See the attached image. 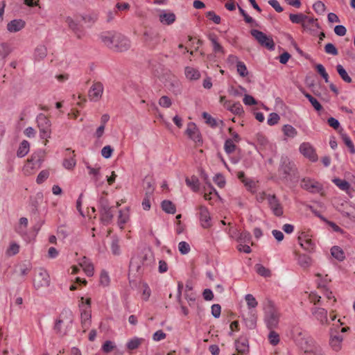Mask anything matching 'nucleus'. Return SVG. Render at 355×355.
<instances>
[{"mask_svg": "<svg viewBox=\"0 0 355 355\" xmlns=\"http://www.w3.org/2000/svg\"><path fill=\"white\" fill-rule=\"evenodd\" d=\"M102 40L107 46L119 51H126L130 46V41L125 37L120 34H112L109 33L103 35Z\"/></svg>", "mask_w": 355, "mask_h": 355, "instance_id": "obj_1", "label": "nucleus"}, {"mask_svg": "<svg viewBox=\"0 0 355 355\" xmlns=\"http://www.w3.org/2000/svg\"><path fill=\"white\" fill-rule=\"evenodd\" d=\"M73 320L72 311L69 309H63L55 322L54 330L56 334L61 336L65 335Z\"/></svg>", "mask_w": 355, "mask_h": 355, "instance_id": "obj_2", "label": "nucleus"}, {"mask_svg": "<svg viewBox=\"0 0 355 355\" xmlns=\"http://www.w3.org/2000/svg\"><path fill=\"white\" fill-rule=\"evenodd\" d=\"M38 128L40 131V137L44 141V144L46 145L48 139L51 137V123L49 119L44 115H41L37 119Z\"/></svg>", "mask_w": 355, "mask_h": 355, "instance_id": "obj_3", "label": "nucleus"}, {"mask_svg": "<svg viewBox=\"0 0 355 355\" xmlns=\"http://www.w3.org/2000/svg\"><path fill=\"white\" fill-rule=\"evenodd\" d=\"M251 34L261 46L270 50L274 49L275 43L271 37L268 36L263 32L255 29L251 31Z\"/></svg>", "mask_w": 355, "mask_h": 355, "instance_id": "obj_4", "label": "nucleus"}, {"mask_svg": "<svg viewBox=\"0 0 355 355\" xmlns=\"http://www.w3.org/2000/svg\"><path fill=\"white\" fill-rule=\"evenodd\" d=\"M280 314L274 306H270L266 313V322L269 329H275L278 327Z\"/></svg>", "mask_w": 355, "mask_h": 355, "instance_id": "obj_5", "label": "nucleus"}, {"mask_svg": "<svg viewBox=\"0 0 355 355\" xmlns=\"http://www.w3.org/2000/svg\"><path fill=\"white\" fill-rule=\"evenodd\" d=\"M301 187L309 192L320 193L321 196L324 195L322 185L319 182L310 178H304L301 182Z\"/></svg>", "mask_w": 355, "mask_h": 355, "instance_id": "obj_6", "label": "nucleus"}, {"mask_svg": "<svg viewBox=\"0 0 355 355\" xmlns=\"http://www.w3.org/2000/svg\"><path fill=\"white\" fill-rule=\"evenodd\" d=\"M300 151L304 157L312 162H315L318 159L317 154L309 143H302L300 146Z\"/></svg>", "mask_w": 355, "mask_h": 355, "instance_id": "obj_7", "label": "nucleus"}, {"mask_svg": "<svg viewBox=\"0 0 355 355\" xmlns=\"http://www.w3.org/2000/svg\"><path fill=\"white\" fill-rule=\"evenodd\" d=\"M103 92V86L102 83L99 82L94 83L89 90V98L92 101H97L101 98Z\"/></svg>", "mask_w": 355, "mask_h": 355, "instance_id": "obj_8", "label": "nucleus"}, {"mask_svg": "<svg viewBox=\"0 0 355 355\" xmlns=\"http://www.w3.org/2000/svg\"><path fill=\"white\" fill-rule=\"evenodd\" d=\"M200 220L201 225L204 228H209L211 226V217L207 207L202 205L198 207Z\"/></svg>", "mask_w": 355, "mask_h": 355, "instance_id": "obj_9", "label": "nucleus"}, {"mask_svg": "<svg viewBox=\"0 0 355 355\" xmlns=\"http://www.w3.org/2000/svg\"><path fill=\"white\" fill-rule=\"evenodd\" d=\"M312 313L315 318L322 325H328L329 321L327 318V311L323 308L315 307L312 310Z\"/></svg>", "mask_w": 355, "mask_h": 355, "instance_id": "obj_10", "label": "nucleus"}, {"mask_svg": "<svg viewBox=\"0 0 355 355\" xmlns=\"http://www.w3.org/2000/svg\"><path fill=\"white\" fill-rule=\"evenodd\" d=\"M268 202L275 215L280 216L283 214V208L275 195L268 196Z\"/></svg>", "mask_w": 355, "mask_h": 355, "instance_id": "obj_11", "label": "nucleus"}, {"mask_svg": "<svg viewBox=\"0 0 355 355\" xmlns=\"http://www.w3.org/2000/svg\"><path fill=\"white\" fill-rule=\"evenodd\" d=\"M318 288L321 289L322 295L327 300L326 306H334L337 300L333 295V293L325 286H322L320 283L318 284Z\"/></svg>", "mask_w": 355, "mask_h": 355, "instance_id": "obj_12", "label": "nucleus"}, {"mask_svg": "<svg viewBox=\"0 0 355 355\" xmlns=\"http://www.w3.org/2000/svg\"><path fill=\"white\" fill-rule=\"evenodd\" d=\"M50 280L49 275L46 272H42L35 280L34 285L37 289H40L48 286Z\"/></svg>", "mask_w": 355, "mask_h": 355, "instance_id": "obj_13", "label": "nucleus"}, {"mask_svg": "<svg viewBox=\"0 0 355 355\" xmlns=\"http://www.w3.org/2000/svg\"><path fill=\"white\" fill-rule=\"evenodd\" d=\"M186 133L196 143L201 141L200 135L194 123H190L188 124Z\"/></svg>", "mask_w": 355, "mask_h": 355, "instance_id": "obj_14", "label": "nucleus"}, {"mask_svg": "<svg viewBox=\"0 0 355 355\" xmlns=\"http://www.w3.org/2000/svg\"><path fill=\"white\" fill-rule=\"evenodd\" d=\"M67 151L69 153L66 155V157L63 161V166L66 169L72 170L76 164L75 159V152L74 150L70 151V149L69 148L67 149Z\"/></svg>", "mask_w": 355, "mask_h": 355, "instance_id": "obj_15", "label": "nucleus"}, {"mask_svg": "<svg viewBox=\"0 0 355 355\" xmlns=\"http://www.w3.org/2000/svg\"><path fill=\"white\" fill-rule=\"evenodd\" d=\"M298 241L300 245L307 251H312L314 248V245L310 239L306 234L302 233L298 236Z\"/></svg>", "mask_w": 355, "mask_h": 355, "instance_id": "obj_16", "label": "nucleus"}, {"mask_svg": "<svg viewBox=\"0 0 355 355\" xmlns=\"http://www.w3.org/2000/svg\"><path fill=\"white\" fill-rule=\"evenodd\" d=\"M91 310L90 308H87L83 310L81 313V324L83 329V332H85L90 326L91 324Z\"/></svg>", "mask_w": 355, "mask_h": 355, "instance_id": "obj_17", "label": "nucleus"}, {"mask_svg": "<svg viewBox=\"0 0 355 355\" xmlns=\"http://www.w3.org/2000/svg\"><path fill=\"white\" fill-rule=\"evenodd\" d=\"M160 22L164 25H171L176 19L175 15L171 12H162L159 15Z\"/></svg>", "mask_w": 355, "mask_h": 355, "instance_id": "obj_18", "label": "nucleus"}, {"mask_svg": "<svg viewBox=\"0 0 355 355\" xmlns=\"http://www.w3.org/2000/svg\"><path fill=\"white\" fill-rule=\"evenodd\" d=\"M343 338L340 335H331L329 345L331 349L335 352H339L342 348V342Z\"/></svg>", "mask_w": 355, "mask_h": 355, "instance_id": "obj_19", "label": "nucleus"}, {"mask_svg": "<svg viewBox=\"0 0 355 355\" xmlns=\"http://www.w3.org/2000/svg\"><path fill=\"white\" fill-rule=\"evenodd\" d=\"M79 265L87 276L91 277L94 275V266L85 257L83 258Z\"/></svg>", "mask_w": 355, "mask_h": 355, "instance_id": "obj_20", "label": "nucleus"}, {"mask_svg": "<svg viewBox=\"0 0 355 355\" xmlns=\"http://www.w3.org/2000/svg\"><path fill=\"white\" fill-rule=\"evenodd\" d=\"M24 26V21L21 19H14L8 24L7 28L10 32H17L21 30Z\"/></svg>", "mask_w": 355, "mask_h": 355, "instance_id": "obj_21", "label": "nucleus"}, {"mask_svg": "<svg viewBox=\"0 0 355 355\" xmlns=\"http://www.w3.org/2000/svg\"><path fill=\"white\" fill-rule=\"evenodd\" d=\"M184 73L187 78L189 80H196L200 78V73L199 71L191 67H185Z\"/></svg>", "mask_w": 355, "mask_h": 355, "instance_id": "obj_22", "label": "nucleus"}, {"mask_svg": "<svg viewBox=\"0 0 355 355\" xmlns=\"http://www.w3.org/2000/svg\"><path fill=\"white\" fill-rule=\"evenodd\" d=\"M112 218L113 214L110 207L105 205L103 209H101V219L103 223L108 224Z\"/></svg>", "mask_w": 355, "mask_h": 355, "instance_id": "obj_23", "label": "nucleus"}, {"mask_svg": "<svg viewBox=\"0 0 355 355\" xmlns=\"http://www.w3.org/2000/svg\"><path fill=\"white\" fill-rule=\"evenodd\" d=\"M289 18L293 23L300 24L302 26H306V15L304 14H290Z\"/></svg>", "mask_w": 355, "mask_h": 355, "instance_id": "obj_24", "label": "nucleus"}, {"mask_svg": "<svg viewBox=\"0 0 355 355\" xmlns=\"http://www.w3.org/2000/svg\"><path fill=\"white\" fill-rule=\"evenodd\" d=\"M334 183L341 190L349 193L350 184L345 180L335 178L333 180Z\"/></svg>", "mask_w": 355, "mask_h": 355, "instance_id": "obj_25", "label": "nucleus"}, {"mask_svg": "<svg viewBox=\"0 0 355 355\" xmlns=\"http://www.w3.org/2000/svg\"><path fill=\"white\" fill-rule=\"evenodd\" d=\"M331 254L334 258H336L338 261H343L345 258L343 250L338 246H334L331 249Z\"/></svg>", "mask_w": 355, "mask_h": 355, "instance_id": "obj_26", "label": "nucleus"}, {"mask_svg": "<svg viewBox=\"0 0 355 355\" xmlns=\"http://www.w3.org/2000/svg\"><path fill=\"white\" fill-rule=\"evenodd\" d=\"M236 354L234 355H245L248 352V346L245 342L241 343L240 341H236Z\"/></svg>", "mask_w": 355, "mask_h": 355, "instance_id": "obj_27", "label": "nucleus"}, {"mask_svg": "<svg viewBox=\"0 0 355 355\" xmlns=\"http://www.w3.org/2000/svg\"><path fill=\"white\" fill-rule=\"evenodd\" d=\"M162 209L168 214H175L176 211L175 205L170 200H164L162 202Z\"/></svg>", "mask_w": 355, "mask_h": 355, "instance_id": "obj_28", "label": "nucleus"}, {"mask_svg": "<svg viewBox=\"0 0 355 355\" xmlns=\"http://www.w3.org/2000/svg\"><path fill=\"white\" fill-rule=\"evenodd\" d=\"M29 151V143L26 141V140H24L20 146H19V148L17 150V155L19 157H24L25 156Z\"/></svg>", "mask_w": 355, "mask_h": 355, "instance_id": "obj_29", "label": "nucleus"}, {"mask_svg": "<svg viewBox=\"0 0 355 355\" xmlns=\"http://www.w3.org/2000/svg\"><path fill=\"white\" fill-rule=\"evenodd\" d=\"M298 263L302 268H307L311 264V259L306 254H301L298 257Z\"/></svg>", "mask_w": 355, "mask_h": 355, "instance_id": "obj_30", "label": "nucleus"}, {"mask_svg": "<svg viewBox=\"0 0 355 355\" xmlns=\"http://www.w3.org/2000/svg\"><path fill=\"white\" fill-rule=\"evenodd\" d=\"M337 71L341 78L346 83H351L352 78L349 77L345 69L343 68V67L340 64L337 65L336 67Z\"/></svg>", "mask_w": 355, "mask_h": 355, "instance_id": "obj_31", "label": "nucleus"}, {"mask_svg": "<svg viewBox=\"0 0 355 355\" xmlns=\"http://www.w3.org/2000/svg\"><path fill=\"white\" fill-rule=\"evenodd\" d=\"M284 134L288 137H294L297 135V132L292 125H284L282 128Z\"/></svg>", "mask_w": 355, "mask_h": 355, "instance_id": "obj_32", "label": "nucleus"}, {"mask_svg": "<svg viewBox=\"0 0 355 355\" xmlns=\"http://www.w3.org/2000/svg\"><path fill=\"white\" fill-rule=\"evenodd\" d=\"M129 220L128 210L120 211L119 216V224L121 229L123 228V225L126 223Z\"/></svg>", "mask_w": 355, "mask_h": 355, "instance_id": "obj_33", "label": "nucleus"}, {"mask_svg": "<svg viewBox=\"0 0 355 355\" xmlns=\"http://www.w3.org/2000/svg\"><path fill=\"white\" fill-rule=\"evenodd\" d=\"M209 40H211L214 51L215 53H221L224 54V50L223 46L217 42L216 38L215 36H209Z\"/></svg>", "mask_w": 355, "mask_h": 355, "instance_id": "obj_34", "label": "nucleus"}, {"mask_svg": "<svg viewBox=\"0 0 355 355\" xmlns=\"http://www.w3.org/2000/svg\"><path fill=\"white\" fill-rule=\"evenodd\" d=\"M304 94L309 99V101H310L313 107L315 109V110L320 111L322 109V106L316 98H315L308 93H304Z\"/></svg>", "mask_w": 355, "mask_h": 355, "instance_id": "obj_35", "label": "nucleus"}, {"mask_svg": "<svg viewBox=\"0 0 355 355\" xmlns=\"http://www.w3.org/2000/svg\"><path fill=\"white\" fill-rule=\"evenodd\" d=\"M237 241L239 243H251V245H253V243L251 242V236L250 233L247 232H241L237 239Z\"/></svg>", "mask_w": 355, "mask_h": 355, "instance_id": "obj_36", "label": "nucleus"}, {"mask_svg": "<svg viewBox=\"0 0 355 355\" xmlns=\"http://www.w3.org/2000/svg\"><path fill=\"white\" fill-rule=\"evenodd\" d=\"M268 340L271 345H277L279 343V335L274 329H270Z\"/></svg>", "mask_w": 355, "mask_h": 355, "instance_id": "obj_37", "label": "nucleus"}, {"mask_svg": "<svg viewBox=\"0 0 355 355\" xmlns=\"http://www.w3.org/2000/svg\"><path fill=\"white\" fill-rule=\"evenodd\" d=\"M236 145L232 139H228L225 141L224 148L227 153L230 154L235 151Z\"/></svg>", "mask_w": 355, "mask_h": 355, "instance_id": "obj_38", "label": "nucleus"}, {"mask_svg": "<svg viewBox=\"0 0 355 355\" xmlns=\"http://www.w3.org/2000/svg\"><path fill=\"white\" fill-rule=\"evenodd\" d=\"M186 183L189 187H191L194 191H197L199 189L198 180L196 177L187 178Z\"/></svg>", "mask_w": 355, "mask_h": 355, "instance_id": "obj_39", "label": "nucleus"}, {"mask_svg": "<svg viewBox=\"0 0 355 355\" xmlns=\"http://www.w3.org/2000/svg\"><path fill=\"white\" fill-rule=\"evenodd\" d=\"M255 268L257 272L261 276L267 277H270L271 275L270 271L268 268L263 266L262 265L257 264L256 265Z\"/></svg>", "mask_w": 355, "mask_h": 355, "instance_id": "obj_40", "label": "nucleus"}, {"mask_svg": "<svg viewBox=\"0 0 355 355\" xmlns=\"http://www.w3.org/2000/svg\"><path fill=\"white\" fill-rule=\"evenodd\" d=\"M143 339L141 338H134L130 340L128 343V348L130 350L135 349L142 343Z\"/></svg>", "mask_w": 355, "mask_h": 355, "instance_id": "obj_41", "label": "nucleus"}, {"mask_svg": "<svg viewBox=\"0 0 355 355\" xmlns=\"http://www.w3.org/2000/svg\"><path fill=\"white\" fill-rule=\"evenodd\" d=\"M342 139L345 143V144L347 146V147L349 149V151L352 154L355 153V148L354 146L349 139V137L347 135H342Z\"/></svg>", "mask_w": 355, "mask_h": 355, "instance_id": "obj_42", "label": "nucleus"}, {"mask_svg": "<svg viewBox=\"0 0 355 355\" xmlns=\"http://www.w3.org/2000/svg\"><path fill=\"white\" fill-rule=\"evenodd\" d=\"M231 112L239 116L243 114L244 111L242 105L239 102L234 103L232 108H231Z\"/></svg>", "mask_w": 355, "mask_h": 355, "instance_id": "obj_43", "label": "nucleus"}, {"mask_svg": "<svg viewBox=\"0 0 355 355\" xmlns=\"http://www.w3.org/2000/svg\"><path fill=\"white\" fill-rule=\"evenodd\" d=\"M236 68H237V72L239 73V74L241 76L245 77L248 75V72L246 66L245 65V64L243 62H238L237 64H236Z\"/></svg>", "mask_w": 355, "mask_h": 355, "instance_id": "obj_44", "label": "nucleus"}, {"mask_svg": "<svg viewBox=\"0 0 355 355\" xmlns=\"http://www.w3.org/2000/svg\"><path fill=\"white\" fill-rule=\"evenodd\" d=\"M245 298L249 308H255L257 306L258 303L252 295L248 294Z\"/></svg>", "mask_w": 355, "mask_h": 355, "instance_id": "obj_45", "label": "nucleus"}, {"mask_svg": "<svg viewBox=\"0 0 355 355\" xmlns=\"http://www.w3.org/2000/svg\"><path fill=\"white\" fill-rule=\"evenodd\" d=\"M207 187H208V189H207L205 187V190L206 191H208L209 192L208 193L205 192L203 197H204L205 200L210 201L211 200V196L213 194V193H214L215 195H218V193L216 191V190L211 187V184H208Z\"/></svg>", "mask_w": 355, "mask_h": 355, "instance_id": "obj_46", "label": "nucleus"}, {"mask_svg": "<svg viewBox=\"0 0 355 355\" xmlns=\"http://www.w3.org/2000/svg\"><path fill=\"white\" fill-rule=\"evenodd\" d=\"M171 104V98L166 96H162L159 100V105L163 107L168 108Z\"/></svg>", "mask_w": 355, "mask_h": 355, "instance_id": "obj_47", "label": "nucleus"}, {"mask_svg": "<svg viewBox=\"0 0 355 355\" xmlns=\"http://www.w3.org/2000/svg\"><path fill=\"white\" fill-rule=\"evenodd\" d=\"M202 116L205 120L206 123L211 125V127H214L217 125L216 121L207 112H203Z\"/></svg>", "mask_w": 355, "mask_h": 355, "instance_id": "obj_48", "label": "nucleus"}, {"mask_svg": "<svg viewBox=\"0 0 355 355\" xmlns=\"http://www.w3.org/2000/svg\"><path fill=\"white\" fill-rule=\"evenodd\" d=\"M322 220H323L324 221H325L333 230L334 231L336 232H340L341 234H343V230L338 226L337 225L336 223L331 222V221H329L327 220H326L324 218H323L322 216H321L319 214H317Z\"/></svg>", "mask_w": 355, "mask_h": 355, "instance_id": "obj_49", "label": "nucleus"}, {"mask_svg": "<svg viewBox=\"0 0 355 355\" xmlns=\"http://www.w3.org/2000/svg\"><path fill=\"white\" fill-rule=\"evenodd\" d=\"M178 249L182 254H186L190 251V246L187 242L181 241L178 245Z\"/></svg>", "mask_w": 355, "mask_h": 355, "instance_id": "obj_50", "label": "nucleus"}, {"mask_svg": "<svg viewBox=\"0 0 355 355\" xmlns=\"http://www.w3.org/2000/svg\"><path fill=\"white\" fill-rule=\"evenodd\" d=\"M325 52L329 54L337 55L338 52L337 49L331 43H328L324 46Z\"/></svg>", "mask_w": 355, "mask_h": 355, "instance_id": "obj_51", "label": "nucleus"}, {"mask_svg": "<svg viewBox=\"0 0 355 355\" xmlns=\"http://www.w3.org/2000/svg\"><path fill=\"white\" fill-rule=\"evenodd\" d=\"M154 36L148 33L147 31L144 34V42L150 46L154 47L157 42L153 43L152 41L153 40Z\"/></svg>", "mask_w": 355, "mask_h": 355, "instance_id": "obj_52", "label": "nucleus"}, {"mask_svg": "<svg viewBox=\"0 0 355 355\" xmlns=\"http://www.w3.org/2000/svg\"><path fill=\"white\" fill-rule=\"evenodd\" d=\"M304 354L305 355H324L319 347H314L311 349L305 350Z\"/></svg>", "mask_w": 355, "mask_h": 355, "instance_id": "obj_53", "label": "nucleus"}, {"mask_svg": "<svg viewBox=\"0 0 355 355\" xmlns=\"http://www.w3.org/2000/svg\"><path fill=\"white\" fill-rule=\"evenodd\" d=\"M113 153V149L110 146H105L101 150V155L105 158H110Z\"/></svg>", "mask_w": 355, "mask_h": 355, "instance_id": "obj_54", "label": "nucleus"}, {"mask_svg": "<svg viewBox=\"0 0 355 355\" xmlns=\"http://www.w3.org/2000/svg\"><path fill=\"white\" fill-rule=\"evenodd\" d=\"M214 182L220 187L223 188L225 185V178L220 175L218 174L214 178Z\"/></svg>", "mask_w": 355, "mask_h": 355, "instance_id": "obj_55", "label": "nucleus"}, {"mask_svg": "<svg viewBox=\"0 0 355 355\" xmlns=\"http://www.w3.org/2000/svg\"><path fill=\"white\" fill-rule=\"evenodd\" d=\"M207 17L215 24H218L220 23V17L216 15L214 11H209L207 13Z\"/></svg>", "mask_w": 355, "mask_h": 355, "instance_id": "obj_56", "label": "nucleus"}, {"mask_svg": "<svg viewBox=\"0 0 355 355\" xmlns=\"http://www.w3.org/2000/svg\"><path fill=\"white\" fill-rule=\"evenodd\" d=\"M11 51L8 44L3 43L1 45L0 54L3 57H6Z\"/></svg>", "mask_w": 355, "mask_h": 355, "instance_id": "obj_57", "label": "nucleus"}, {"mask_svg": "<svg viewBox=\"0 0 355 355\" xmlns=\"http://www.w3.org/2000/svg\"><path fill=\"white\" fill-rule=\"evenodd\" d=\"M279 116L276 113H271L269 116V118L268 119V123L270 125H273L276 123H278V121H279Z\"/></svg>", "mask_w": 355, "mask_h": 355, "instance_id": "obj_58", "label": "nucleus"}, {"mask_svg": "<svg viewBox=\"0 0 355 355\" xmlns=\"http://www.w3.org/2000/svg\"><path fill=\"white\" fill-rule=\"evenodd\" d=\"M100 282L102 285H103L105 286L108 285V284L110 282V278H109L108 274L106 272H105V271L101 272V276H100Z\"/></svg>", "mask_w": 355, "mask_h": 355, "instance_id": "obj_59", "label": "nucleus"}, {"mask_svg": "<svg viewBox=\"0 0 355 355\" xmlns=\"http://www.w3.org/2000/svg\"><path fill=\"white\" fill-rule=\"evenodd\" d=\"M250 243H239L237 246V249L239 252H243L245 253H250L251 252Z\"/></svg>", "mask_w": 355, "mask_h": 355, "instance_id": "obj_60", "label": "nucleus"}, {"mask_svg": "<svg viewBox=\"0 0 355 355\" xmlns=\"http://www.w3.org/2000/svg\"><path fill=\"white\" fill-rule=\"evenodd\" d=\"M142 207L144 210H148L150 208V195L146 193L142 202Z\"/></svg>", "mask_w": 355, "mask_h": 355, "instance_id": "obj_61", "label": "nucleus"}, {"mask_svg": "<svg viewBox=\"0 0 355 355\" xmlns=\"http://www.w3.org/2000/svg\"><path fill=\"white\" fill-rule=\"evenodd\" d=\"M19 249V246L16 243H12L10 245L9 248L7 250V254L9 255H14L18 253Z\"/></svg>", "mask_w": 355, "mask_h": 355, "instance_id": "obj_62", "label": "nucleus"}, {"mask_svg": "<svg viewBox=\"0 0 355 355\" xmlns=\"http://www.w3.org/2000/svg\"><path fill=\"white\" fill-rule=\"evenodd\" d=\"M221 306L216 304L211 306V313L215 318H218L220 315Z\"/></svg>", "mask_w": 355, "mask_h": 355, "instance_id": "obj_63", "label": "nucleus"}, {"mask_svg": "<svg viewBox=\"0 0 355 355\" xmlns=\"http://www.w3.org/2000/svg\"><path fill=\"white\" fill-rule=\"evenodd\" d=\"M48 176L49 172L47 171H41L37 178V182L38 184L42 183L45 180L47 179Z\"/></svg>", "mask_w": 355, "mask_h": 355, "instance_id": "obj_64", "label": "nucleus"}]
</instances>
